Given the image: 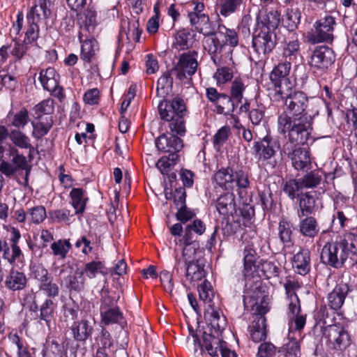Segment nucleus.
I'll list each match as a JSON object with an SVG mask.
<instances>
[{
  "label": "nucleus",
  "mask_w": 357,
  "mask_h": 357,
  "mask_svg": "<svg viewBox=\"0 0 357 357\" xmlns=\"http://www.w3.org/2000/svg\"><path fill=\"white\" fill-rule=\"evenodd\" d=\"M275 96L280 98L285 109L278 118V129L280 134L287 133V139L292 143L307 144L312 139L313 130V116L305 112L308 98L302 91L287 94L278 93Z\"/></svg>",
  "instance_id": "obj_1"
},
{
  "label": "nucleus",
  "mask_w": 357,
  "mask_h": 357,
  "mask_svg": "<svg viewBox=\"0 0 357 357\" xmlns=\"http://www.w3.org/2000/svg\"><path fill=\"white\" fill-rule=\"evenodd\" d=\"M276 44V32L268 31L267 28H260L252 38V47L259 55L264 56L271 53Z\"/></svg>",
  "instance_id": "obj_13"
},
{
  "label": "nucleus",
  "mask_w": 357,
  "mask_h": 357,
  "mask_svg": "<svg viewBox=\"0 0 357 357\" xmlns=\"http://www.w3.org/2000/svg\"><path fill=\"white\" fill-rule=\"evenodd\" d=\"M287 298L289 301L287 314L290 333L293 331H300L305 324L306 315L300 313V300L297 294H291Z\"/></svg>",
  "instance_id": "obj_14"
},
{
  "label": "nucleus",
  "mask_w": 357,
  "mask_h": 357,
  "mask_svg": "<svg viewBox=\"0 0 357 357\" xmlns=\"http://www.w3.org/2000/svg\"><path fill=\"white\" fill-rule=\"evenodd\" d=\"M243 0H224L220 6L219 13L224 17H227L238 10Z\"/></svg>",
  "instance_id": "obj_53"
},
{
  "label": "nucleus",
  "mask_w": 357,
  "mask_h": 357,
  "mask_svg": "<svg viewBox=\"0 0 357 357\" xmlns=\"http://www.w3.org/2000/svg\"><path fill=\"white\" fill-rule=\"evenodd\" d=\"M93 325L94 324L92 322L84 319L75 322L71 328L74 340L77 342H84L91 336Z\"/></svg>",
  "instance_id": "obj_22"
},
{
  "label": "nucleus",
  "mask_w": 357,
  "mask_h": 357,
  "mask_svg": "<svg viewBox=\"0 0 357 357\" xmlns=\"http://www.w3.org/2000/svg\"><path fill=\"white\" fill-rule=\"evenodd\" d=\"M206 313L210 316L211 327L217 332H222L226 327V319L220 317L217 311L215 305H211L210 309L206 310Z\"/></svg>",
  "instance_id": "obj_42"
},
{
  "label": "nucleus",
  "mask_w": 357,
  "mask_h": 357,
  "mask_svg": "<svg viewBox=\"0 0 357 357\" xmlns=\"http://www.w3.org/2000/svg\"><path fill=\"white\" fill-rule=\"evenodd\" d=\"M9 155L12 156L11 162L2 161L0 162V172L7 177H11L20 170L25 171V183H28V177L31 170L26 158L20 153L17 149L11 147L9 149Z\"/></svg>",
  "instance_id": "obj_7"
},
{
  "label": "nucleus",
  "mask_w": 357,
  "mask_h": 357,
  "mask_svg": "<svg viewBox=\"0 0 357 357\" xmlns=\"http://www.w3.org/2000/svg\"><path fill=\"white\" fill-rule=\"evenodd\" d=\"M301 219L298 224V231L304 237L313 238L319 232V226L315 218L310 215Z\"/></svg>",
  "instance_id": "obj_26"
},
{
  "label": "nucleus",
  "mask_w": 357,
  "mask_h": 357,
  "mask_svg": "<svg viewBox=\"0 0 357 357\" xmlns=\"http://www.w3.org/2000/svg\"><path fill=\"white\" fill-rule=\"evenodd\" d=\"M299 179L303 188H316L322 181V173L317 170L311 171Z\"/></svg>",
  "instance_id": "obj_46"
},
{
  "label": "nucleus",
  "mask_w": 357,
  "mask_h": 357,
  "mask_svg": "<svg viewBox=\"0 0 357 357\" xmlns=\"http://www.w3.org/2000/svg\"><path fill=\"white\" fill-rule=\"evenodd\" d=\"M27 279L25 274L17 270L11 269L6 276L5 286L11 291H20L26 287Z\"/></svg>",
  "instance_id": "obj_25"
},
{
  "label": "nucleus",
  "mask_w": 357,
  "mask_h": 357,
  "mask_svg": "<svg viewBox=\"0 0 357 357\" xmlns=\"http://www.w3.org/2000/svg\"><path fill=\"white\" fill-rule=\"evenodd\" d=\"M55 305L51 299H46L40 307V315L41 319L45 321H49L53 315L54 311Z\"/></svg>",
  "instance_id": "obj_63"
},
{
  "label": "nucleus",
  "mask_w": 357,
  "mask_h": 357,
  "mask_svg": "<svg viewBox=\"0 0 357 357\" xmlns=\"http://www.w3.org/2000/svg\"><path fill=\"white\" fill-rule=\"evenodd\" d=\"M351 289L347 283H340L328 294V305L334 310H339L344 303L347 294Z\"/></svg>",
  "instance_id": "obj_19"
},
{
  "label": "nucleus",
  "mask_w": 357,
  "mask_h": 357,
  "mask_svg": "<svg viewBox=\"0 0 357 357\" xmlns=\"http://www.w3.org/2000/svg\"><path fill=\"white\" fill-rule=\"evenodd\" d=\"M255 250L252 248H246L244 250V270L243 275L246 278L252 273L255 268Z\"/></svg>",
  "instance_id": "obj_52"
},
{
  "label": "nucleus",
  "mask_w": 357,
  "mask_h": 357,
  "mask_svg": "<svg viewBox=\"0 0 357 357\" xmlns=\"http://www.w3.org/2000/svg\"><path fill=\"white\" fill-rule=\"evenodd\" d=\"M182 257L188 263L195 261H204L202 259L203 251L199 248V243H193L190 244H184Z\"/></svg>",
  "instance_id": "obj_35"
},
{
  "label": "nucleus",
  "mask_w": 357,
  "mask_h": 357,
  "mask_svg": "<svg viewBox=\"0 0 357 357\" xmlns=\"http://www.w3.org/2000/svg\"><path fill=\"white\" fill-rule=\"evenodd\" d=\"M276 347L269 342L261 343L259 347L257 354V357H276L278 354Z\"/></svg>",
  "instance_id": "obj_58"
},
{
  "label": "nucleus",
  "mask_w": 357,
  "mask_h": 357,
  "mask_svg": "<svg viewBox=\"0 0 357 357\" xmlns=\"http://www.w3.org/2000/svg\"><path fill=\"white\" fill-rule=\"evenodd\" d=\"M27 214L31 221L36 224L42 222L47 217L45 208L43 206H36L30 208Z\"/></svg>",
  "instance_id": "obj_59"
},
{
  "label": "nucleus",
  "mask_w": 357,
  "mask_h": 357,
  "mask_svg": "<svg viewBox=\"0 0 357 357\" xmlns=\"http://www.w3.org/2000/svg\"><path fill=\"white\" fill-rule=\"evenodd\" d=\"M0 252L2 257L9 263H13L21 255L22 252L18 245H11V250L6 241L0 240Z\"/></svg>",
  "instance_id": "obj_44"
},
{
  "label": "nucleus",
  "mask_w": 357,
  "mask_h": 357,
  "mask_svg": "<svg viewBox=\"0 0 357 357\" xmlns=\"http://www.w3.org/2000/svg\"><path fill=\"white\" fill-rule=\"evenodd\" d=\"M36 116H50L54 111V101L52 99H46L41 101L34 107Z\"/></svg>",
  "instance_id": "obj_57"
},
{
  "label": "nucleus",
  "mask_w": 357,
  "mask_h": 357,
  "mask_svg": "<svg viewBox=\"0 0 357 357\" xmlns=\"http://www.w3.org/2000/svg\"><path fill=\"white\" fill-rule=\"evenodd\" d=\"M158 107L160 118L169 122L171 132L183 136L186 131L185 117L188 112L184 100L178 96L172 100L164 99L160 101Z\"/></svg>",
  "instance_id": "obj_2"
},
{
  "label": "nucleus",
  "mask_w": 357,
  "mask_h": 357,
  "mask_svg": "<svg viewBox=\"0 0 357 357\" xmlns=\"http://www.w3.org/2000/svg\"><path fill=\"white\" fill-rule=\"evenodd\" d=\"M77 22L80 26L79 40H82L84 36V31L90 32L96 24V13L93 8H87L82 12L77 14Z\"/></svg>",
  "instance_id": "obj_18"
},
{
  "label": "nucleus",
  "mask_w": 357,
  "mask_h": 357,
  "mask_svg": "<svg viewBox=\"0 0 357 357\" xmlns=\"http://www.w3.org/2000/svg\"><path fill=\"white\" fill-rule=\"evenodd\" d=\"M203 261L189 262L185 271V276L192 281H199L205 276Z\"/></svg>",
  "instance_id": "obj_34"
},
{
  "label": "nucleus",
  "mask_w": 357,
  "mask_h": 357,
  "mask_svg": "<svg viewBox=\"0 0 357 357\" xmlns=\"http://www.w3.org/2000/svg\"><path fill=\"white\" fill-rule=\"evenodd\" d=\"M300 144L292 143L288 139L283 145L282 151L291 159V164L296 169L303 171L310 167L311 161L309 151L298 146Z\"/></svg>",
  "instance_id": "obj_11"
},
{
  "label": "nucleus",
  "mask_w": 357,
  "mask_h": 357,
  "mask_svg": "<svg viewBox=\"0 0 357 357\" xmlns=\"http://www.w3.org/2000/svg\"><path fill=\"white\" fill-rule=\"evenodd\" d=\"M293 224L286 218H282L279 222L278 234L280 241L284 244L293 242Z\"/></svg>",
  "instance_id": "obj_41"
},
{
  "label": "nucleus",
  "mask_w": 357,
  "mask_h": 357,
  "mask_svg": "<svg viewBox=\"0 0 357 357\" xmlns=\"http://www.w3.org/2000/svg\"><path fill=\"white\" fill-rule=\"evenodd\" d=\"M245 89V86L241 79H235L231 86V99L236 101V103L241 102L243 99V93Z\"/></svg>",
  "instance_id": "obj_56"
},
{
  "label": "nucleus",
  "mask_w": 357,
  "mask_h": 357,
  "mask_svg": "<svg viewBox=\"0 0 357 357\" xmlns=\"http://www.w3.org/2000/svg\"><path fill=\"white\" fill-rule=\"evenodd\" d=\"M354 245L350 236L335 242L327 243L321 250V260L334 268H340L347 258L351 259Z\"/></svg>",
  "instance_id": "obj_3"
},
{
  "label": "nucleus",
  "mask_w": 357,
  "mask_h": 357,
  "mask_svg": "<svg viewBox=\"0 0 357 357\" xmlns=\"http://www.w3.org/2000/svg\"><path fill=\"white\" fill-rule=\"evenodd\" d=\"M8 119L10 125L17 130L23 129L29 121V115L26 109L22 108L20 111L11 114L9 113Z\"/></svg>",
  "instance_id": "obj_37"
},
{
  "label": "nucleus",
  "mask_w": 357,
  "mask_h": 357,
  "mask_svg": "<svg viewBox=\"0 0 357 357\" xmlns=\"http://www.w3.org/2000/svg\"><path fill=\"white\" fill-rule=\"evenodd\" d=\"M190 333L195 345V353H197L198 349H200L202 354L204 347L211 356L215 357L218 355V351H220L221 345L226 344L223 340L205 332L203 333V344H202L198 335L192 330L190 331Z\"/></svg>",
  "instance_id": "obj_15"
},
{
  "label": "nucleus",
  "mask_w": 357,
  "mask_h": 357,
  "mask_svg": "<svg viewBox=\"0 0 357 357\" xmlns=\"http://www.w3.org/2000/svg\"><path fill=\"white\" fill-rule=\"evenodd\" d=\"M243 302L245 307L250 305L251 310L257 313L252 323L250 329V335L252 340L255 342L264 340L266 338V319L264 314L266 311L265 307L261 305V301L259 303L253 296H244Z\"/></svg>",
  "instance_id": "obj_5"
},
{
  "label": "nucleus",
  "mask_w": 357,
  "mask_h": 357,
  "mask_svg": "<svg viewBox=\"0 0 357 357\" xmlns=\"http://www.w3.org/2000/svg\"><path fill=\"white\" fill-rule=\"evenodd\" d=\"M49 0H39L38 3L33 6L27 14L29 23H37L46 19L50 15Z\"/></svg>",
  "instance_id": "obj_23"
},
{
  "label": "nucleus",
  "mask_w": 357,
  "mask_h": 357,
  "mask_svg": "<svg viewBox=\"0 0 357 357\" xmlns=\"http://www.w3.org/2000/svg\"><path fill=\"white\" fill-rule=\"evenodd\" d=\"M189 20L190 24L195 26L196 31L204 36L208 35L215 31V26L207 14L199 15L198 17L192 15V19Z\"/></svg>",
  "instance_id": "obj_29"
},
{
  "label": "nucleus",
  "mask_w": 357,
  "mask_h": 357,
  "mask_svg": "<svg viewBox=\"0 0 357 357\" xmlns=\"http://www.w3.org/2000/svg\"><path fill=\"white\" fill-rule=\"evenodd\" d=\"M32 275L40 282L39 284L47 282L50 278H52L48 271L42 265L34 266L32 268Z\"/></svg>",
  "instance_id": "obj_62"
},
{
  "label": "nucleus",
  "mask_w": 357,
  "mask_h": 357,
  "mask_svg": "<svg viewBox=\"0 0 357 357\" xmlns=\"http://www.w3.org/2000/svg\"><path fill=\"white\" fill-rule=\"evenodd\" d=\"M301 189L300 179H291L285 183L283 190L290 199H294L298 196V192Z\"/></svg>",
  "instance_id": "obj_55"
},
{
  "label": "nucleus",
  "mask_w": 357,
  "mask_h": 357,
  "mask_svg": "<svg viewBox=\"0 0 357 357\" xmlns=\"http://www.w3.org/2000/svg\"><path fill=\"white\" fill-rule=\"evenodd\" d=\"M75 214L70 210L63 208L52 210L49 212V218L54 223H65L69 225Z\"/></svg>",
  "instance_id": "obj_36"
},
{
  "label": "nucleus",
  "mask_w": 357,
  "mask_h": 357,
  "mask_svg": "<svg viewBox=\"0 0 357 357\" xmlns=\"http://www.w3.org/2000/svg\"><path fill=\"white\" fill-rule=\"evenodd\" d=\"M282 59L289 63H296L300 58V43L298 40H292L286 43L283 47Z\"/></svg>",
  "instance_id": "obj_31"
},
{
  "label": "nucleus",
  "mask_w": 357,
  "mask_h": 357,
  "mask_svg": "<svg viewBox=\"0 0 357 357\" xmlns=\"http://www.w3.org/2000/svg\"><path fill=\"white\" fill-rule=\"evenodd\" d=\"M10 139L13 144L20 149L29 147L30 138L21 130L13 129L10 132Z\"/></svg>",
  "instance_id": "obj_47"
},
{
  "label": "nucleus",
  "mask_w": 357,
  "mask_h": 357,
  "mask_svg": "<svg viewBox=\"0 0 357 357\" xmlns=\"http://www.w3.org/2000/svg\"><path fill=\"white\" fill-rule=\"evenodd\" d=\"M174 133H170L169 135H161L155 139V146L159 151L168 153L169 160L178 161L179 152L183 148V142Z\"/></svg>",
  "instance_id": "obj_12"
},
{
  "label": "nucleus",
  "mask_w": 357,
  "mask_h": 357,
  "mask_svg": "<svg viewBox=\"0 0 357 357\" xmlns=\"http://www.w3.org/2000/svg\"><path fill=\"white\" fill-rule=\"evenodd\" d=\"M335 61V54L332 49L326 45L317 47L310 57V64L317 68L324 69L331 66Z\"/></svg>",
  "instance_id": "obj_16"
},
{
  "label": "nucleus",
  "mask_w": 357,
  "mask_h": 357,
  "mask_svg": "<svg viewBox=\"0 0 357 357\" xmlns=\"http://www.w3.org/2000/svg\"><path fill=\"white\" fill-rule=\"evenodd\" d=\"M82 43L81 47V59L86 62L90 63L96 54L98 50V43L94 38L86 39Z\"/></svg>",
  "instance_id": "obj_39"
},
{
  "label": "nucleus",
  "mask_w": 357,
  "mask_h": 357,
  "mask_svg": "<svg viewBox=\"0 0 357 357\" xmlns=\"http://www.w3.org/2000/svg\"><path fill=\"white\" fill-rule=\"evenodd\" d=\"M72 245L69 239H59L51 244V249L54 255L65 259Z\"/></svg>",
  "instance_id": "obj_48"
},
{
  "label": "nucleus",
  "mask_w": 357,
  "mask_h": 357,
  "mask_svg": "<svg viewBox=\"0 0 357 357\" xmlns=\"http://www.w3.org/2000/svg\"><path fill=\"white\" fill-rule=\"evenodd\" d=\"M215 183L225 190L232 189L234 187V172L230 168H222L214 175Z\"/></svg>",
  "instance_id": "obj_32"
},
{
  "label": "nucleus",
  "mask_w": 357,
  "mask_h": 357,
  "mask_svg": "<svg viewBox=\"0 0 357 357\" xmlns=\"http://www.w3.org/2000/svg\"><path fill=\"white\" fill-rule=\"evenodd\" d=\"M100 314L102 322L106 325L118 323L123 319V314L118 307L102 311Z\"/></svg>",
  "instance_id": "obj_51"
},
{
  "label": "nucleus",
  "mask_w": 357,
  "mask_h": 357,
  "mask_svg": "<svg viewBox=\"0 0 357 357\" xmlns=\"http://www.w3.org/2000/svg\"><path fill=\"white\" fill-rule=\"evenodd\" d=\"M215 112L218 114H222L224 116L234 115V110L237 107V104L231 99V98L225 93L220 96V99L216 101L214 105Z\"/></svg>",
  "instance_id": "obj_30"
},
{
  "label": "nucleus",
  "mask_w": 357,
  "mask_h": 357,
  "mask_svg": "<svg viewBox=\"0 0 357 357\" xmlns=\"http://www.w3.org/2000/svg\"><path fill=\"white\" fill-rule=\"evenodd\" d=\"M315 203L316 200L310 192L303 195L299 199L301 213L298 212V217L311 215L314 212Z\"/></svg>",
  "instance_id": "obj_38"
},
{
  "label": "nucleus",
  "mask_w": 357,
  "mask_h": 357,
  "mask_svg": "<svg viewBox=\"0 0 357 357\" xmlns=\"http://www.w3.org/2000/svg\"><path fill=\"white\" fill-rule=\"evenodd\" d=\"M218 33L225 38L226 44L228 43L230 46L236 47L238 43V37L234 29H227L224 25H218Z\"/></svg>",
  "instance_id": "obj_54"
},
{
  "label": "nucleus",
  "mask_w": 357,
  "mask_h": 357,
  "mask_svg": "<svg viewBox=\"0 0 357 357\" xmlns=\"http://www.w3.org/2000/svg\"><path fill=\"white\" fill-rule=\"evenodd\" d=\"M70 204L74 208L75 215H82L86 207L88 198L82 188H73L70 192Z\"/></svg>",
  "instance_id": "obj_28"
},
{
  "label": "nucleus",
  "mask_w": 357,
  "mask_h": 357,
  "mask_svg": "<svg viewBox=\"0 0 357 357\" xmlns=\"http://www.w3.org/2000/svg\"><path fill=\"white\" fill-rule=\"evenodd\" d=\"M261 271L267 278L278 277L280 271V264L278 261H264L261 264Z\"/></svg>",
  "instance_id": "obj_49"
},
{
  "label": "nucleus",
  "mask_w": 357,
  "mask_h": 357,
  "mask_svg": "<svg viewBox=\"0 0 357 357\" xmlns=\"http://www.w3.org/2000/svg\"><path fill=\"white\" fill-rule=\"evenodd\" d=\"M204 49L211 56V59L215 65H218L217 61L220 60L218 55L222 52L223 48L226 46L224 40H220V34L217 31H212L211 33L204 36Z\"/></svg>",
  "instance_id": "obj_17"
},
{
  "label": "nucleus",
  "mask_w": 357,
  "mask_h": 357,
  "mask_svg": "<svg viewBox=\"0 0 357 357\" xmlns=\"http://www.w3.org/2000/svg\"><path fill=\"white\" fill-rule=\"evenodd\" d=\"M215 207L220 214L232 215L235 212V197L233 193L227 192L221 195L215 202Z\"/></svg>",
  "instance_id": "obj_27"
},
{
  "label": "nucleus",
  "mask_w": 357,
  "mask_h": 357,
  "mask_svg": "<svg viewBox=\"0 0 357 357\" xmlns=\"http://www.w3.org/2000/svg\"><path fill=\"white\" fill-rule=\"evenodd\" d=\"M335 25V20L331 15H326L319 19L308 33V40L312 43L332 42Z\"/></svg>",
  "instance_id": "obj_6"
},
{
  "label": "nucleus",
  "mask_w": 357,
  "mask_h": 357,
  "mask_svg": "<svg viewBox=\"0 0 357 357\" xmlns=\"http://www.w3.org/2000/svg\"><path fill=\"white\" fill-rule=\"evenodd\" d=\"M83 275V271L77 269L73 275L67 277L66 287L70 291H81L84 289L85 279Z\"/></svg>",
  "instance_id": "obj_43"
},
{
  "label": "nucleus",
  "mask_w": 357,
  "mask_h": 357,
  "mask_svg": "<svg viewBox=\"0 0 357 357\" xmlns=\"http://www.w3.org/2000/svg\"><path fill=\"white\" fill-rule=\"evenodd\" d=\"M82 271L83 274L86 273V276L89 278H95L97 273L103 275L107 273V271L105 270V265L100 261H92L86 263Z\"/></svg>",
  "instance_id": "obj_50"
},
{
  "label": "nucleus",
  "mask_w": 357,
  "mask_h": 357,
  "mask_svg": "<svg viewBox=\"0 0 357 357\" xmlns=\"http://www.w3.org/2000/svg\"><path fill=\"white\" fill-rule=\"evenodd\" d=\"M252 149L255 155L268 169H274L282 162V150L280 151V155L277 154L280 150V143L270 135L255 141Z\"/></svg>",
  "instance_id": "obj_4"
},
{
  "label": "nucleus",
  "mask_w": 357,
  "mask_h": 357,
  "mask_svg": "<svg viewBox=\"0 0 357 357\" xmlns=\"http://www.w3.org/2000/svg\"><path fill=\"white\" fill-rule=\"evenodd\" d=\"M291 64L282 61L271 71L270 79L275 86V94H287L292 89V83L289 78Z\"/></svg>",
  "instance_id": "obj_10"
},
{
  "label": "nucleus",
  "mask_w": 357,
  "mask_h": 357,
  "mask_svg": "<svg viewBox=\"0 0 357 357\" xmlns=\"http://www.w3.org/2000/svg\"><path fill=\"white\" fill-rule=\"evenodd\" d=\"M195 35L188 29L179 30L175 35L174 45L180 47L182 50L192 47Z\"/></svg>",
  "instance_id": "obj_40"
},
{
  "label": "nucleus",
  "mask_w": 357,
  "mask_h": 357,
  "mask_svg": "<svg viewBox=\"0 0 357 357\" xmlns=\"http://www.w3.org/2000/svg\"><path fill=\"white\" fill-rule=\"evenodd\" d=\"M39 80L42 84L43 88L47 91L50 89H53L57 86V82L59 80V75L54 68H47L42 69L39 73Z\"/></svg>",
  "instance_id": "obj_33"
},
{
  "label": "nucleus",
  "mask_w": 357,
  "mask_h": 357,
  "mask_svg": "<svg viewBox=\"0 0 357 357\" xmlns=\"http://www.w3.org/2000/svg\"><path fill=\"white\" fill-rule=\"evenodd\" d=\"M36 121H32L33 131L31 135L36 139H40L46 135L52 128L54 121L52 116H36Z\"/></svg>",
  "instance_id": "obj_21"
},
{
  "label": "nucleus",
  "mask_w": 357,
  "mask_h": 357,
  "mask_svg": "<svg viewBox=\"0 0 357 357\" xmlns=\"http://www.w3.org/2000/svg\"><path fill=\"white\" fill-rule=\"evenodd\" d=\"M198 291L200 299L202 300L206 304H208L207 309H210L211 305H215L213 302L215 294L210 282L205 280L198 287Z\"/></svg>",
  "instance_id": "obj_45"
},
{
  "label": "nucleus",
  "mask_w": 357,
  "mask_h": 357,
  "mask_svg": "<svg viewBox=\"0 0 357 357\" xmlns=\"http://www.w3.org/2000/svg\"><path fill=\"white\" fill-rule=\"evenodd\" d=\"M197 52L195 50L183 53L177 63L172 68L171 73L180 81L191 77L197 68Z\"/></svg>",
  "instance_id": "obj_9"
},
{
  "label": "nucleus",
  "mask_w": 357,
  "mask_h": 357,
  "mask_svg": "<svg viewBox=\"0 0 357 357\" xmlns=\"http://www.w3.org/2000/svg\"><path fill=\"white\" fill-rule=\"evenodd\" d=\"M324 335L331 349L342 351L350 345V335L340 324L326 326Z\"/></svg>",
  "instance_id": "obj_8"
},
{
  "label": "nucleus",
  "mask_w": 357,
  "mask_h": 357,
  "mask_svg": "<svg viewBox=\"0 0 357 357\" xmlns=\"http://www.w3.org/2000/svg\"><path fill=\"white\" fill-rule=\"evenodd\" d=\"M301 20V13L298 9H291L287 13V17L285 20L287 28L293 31L297 28L298 24Z\"/></svg>",
  "instance_id": "obj_60"
},
{
  "label": "nucleus",
  "mask_w": 357,
  "mask_h": 357,
  "mask_svg": "<svg viewBox=\"0 0 357 357\" xmlns=\"http://www.w3.org/2000/svg\"><path fill=\"white\" fill-rule=\"evenodd\" d=\"M292 267L300 275H305L309 273L310 270V252L309 250L301 249L294 255Z\"/></svg>",
  "instance_id": "obj_20"
},
{
  "label": "nucleus",
  "mask_w": 357,
  "mask_h": 357,
  "mask_svg": "<svg viewBox=\"0 0 357 357\" xmlns=\"http://www.w3.org/2000/svg\"><path fill=\"white\" fill-rule=\"evenodd\" d=\"M39 289L50 298L57 296L59 292L58 285L53 282V277L47 282L39 284Z\"/></svg>",
  "instance_id": "obj_61"
},
{
  "label": "nucleus",
  "mask_w": 357,
  "mask_h": 357,
  "mask_svg": "<svg viewBox=\"0 0 357 357\" xmlns=\"http://www.w3.org/2000/svg\"><path fill=\"white\" fill-rule=\"evenodd\" d=\"M230 134V128L228 126H223L220 128L213 136V144L215 148H219L227 140Z\"/></svg>",
  "instance_id": "obj_64"
},
{
  "label": "nucleus",
  "mask_w": 357,
  "mask_h": 357,
  "mask_svg": "<svg viewBox=\"0 0 357 357\" xmlns=\"http://www.w3.org/2000/svg\"><path fill=\"white\" fill-rule=\"evenodd\" d=\"M257 21L261 24V28H267L268 31L275 32L280 22V14L278 10L260 12Z\"/></svg>",
  "instance_id": "obj_24"
}]
</instances>
